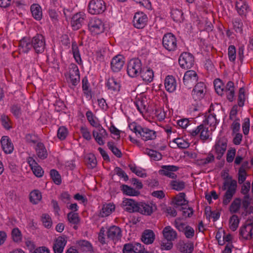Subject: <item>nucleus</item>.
Returning <instances> with one entry per match:
<instances>
[{
  "mask_svg": "<svg viewBox=\"0 0 253 253\" xmlns=\"http://www.w3.org/2000/svg\"><path fill=\"white\" fill-rule=\"evenodd\" d=\"M228 54L230 61L234 62L236 59V48L234 45H231L228 47Z\"/></svg>",
  "mask_w": 253,
  "mask_h": 253,
  "instance_id": "58",
  "label": "nucleus"
},
{
  "mask_svg": "<svg viewBox=\"0 0 253 253\" xmlns=\"http://www.w3.org/2000/svg\"><path fill=\"white\" fill-rule=\"evenodd\" d=\"M86 163L89 168H95L97 164L96 157L93 154H89L86 159Z\"/></svg>",
  "mask_w": 253,
  "mask_h": 253,
  "instance_id": "50",
  "label": "nucleus"
},
{
  "mask_svg": "<svg viewBox=\"0 0 253 253\" xmlns=\"http://www.w3.org/2000/svg\"><path fill=\"white\" fill-rule=\"evenodd\" d=\"M173 142H175L177 146L181 149H186L189 146V143L182 139L181 138H176L173 140Z\"/></svg>",
  "mask_w": 253,
  "mask_h": 253,
  "instance_id": "57",
  "label": "nucleus"
},
{
  "mask_svg": "<svg viewBox=\"0 0 253 253\" xmlns=\"http://www.w3.org/2000/svg\"><path fill=\"white\" fill-rule=\"evenodd\" d=\"M31 11L33 17L40 20L42 17V11L41 6L38 4H33L31 6Z\"/></svg>",
  "mask_w": 253,
  "mask_h": 253,
  "instance_id": "32",
  "label": "nucleus"
},
{
  "mask_svg": "<svg viewBox=\"0 0 253 253\" xmlns=\"http://www.w3.org/2000/svg\"><path fill=\"white\" fill-rule=\"evenodd\" d=\"M233 27L235 31L238 33L241 34L242 33L243 23L239 19H235L233 21Z\"/></svg>",
  "mask_w": 253,
  "mask_h": 253,
  "instance_id": "55",
  "label": "nucleus"
},
{
  "mask_svg": "<svg viewBox=\"0 0 253 253\" xmlns=\"http://www.w3.org/2000/svg\"><path fill=\"white\" fill-rule=\"evenodd\" d=\"M128 167L131 171L137 176L141 177H144L146 176V173H144L143 170L138 169L135 165L130 164L128 165Z\"/></svg>",
  "mask_w": 253,
  "mask_h": 253,
  "instance_id": "52",
  "label": "nucleus"
},
{
  "mask_svg": "<svg viewBox=\"0 0 253 253\" xmlns=\"http://www.w3.org/2000/svg\"><path fill=\"white\" fill-rule=\"evenodd\" d=\"M139 203L131 199H126L123 201L124 210L129 212H137Z\"/></svg>",
  "mask_w": 253,
  "mask_h": 253,
  "instance_id": "16",
  "label": "nucleus"
},
{
  "mask_svg": "<svg viewBox=\"0 0 253 253\" xmlns=\"http://www.w3.org/2000/svg\"><path fill=\"white\" fill-rule=\"evenodd\" d=\"M241 206V199L239 198H235L230 206V211L232 213L237 212Z\"/></svg>",
  "mask_w": 253,
  "mask_h": 253,
  "instance_id": "39",
  "label": "nucleus"
},
{
  "mask_svg": "<svg viewBox=\"0 0 253 253\" xmlns=\"http://www.w3.org/2000/svg\"><path fill=\"white\" fill-rule=\"evenodd\" d=\"M236 9L240 16L246 17L249 10V7L246 2L239 0L236 2Z\"/></svg>",
  "mask_w": 253,
  "mask_h": 253,
  "instance_id": "24",
  "label": "nucleus"
},
{
  "mask_svg": "<svg viewBox=\"0 0 253 253\" xmlns=\"http://www.w3.org/2000/svg\"><path fill=\"white\" fill-rule=\"evenodd\" d=\"M50 178L56 185H60L62 182L61 176L59 172L54 169H51L49 172Z\"/></svg>",
  "mask_w": 253,
  "mask_h": 253,
  "instance_id": "35",
  "label": "nucleus"
},
{
  "mask_svg": "<svg viewBox=\"0 0 253 253\" xmlns=\"http://www.w3.org/2000/svg\"><path fill=\"white\" fill-rule=\"evenodd\" d=\"M155 239L154 232L150 229L144 230L141 236V241L145 244H151Z\"/></svg>",
  "mask_w": 253,
  "mask_h": 253,
  "instance_id": "23",
  "label": "nucleus"
},
{
  "mask_svg": "<svg viewBox=\"0 0 253 253\" xmlns=\"http://www.w3.org/2000/svg\"><path fill=\"white\" fill-rule=\"evenodd\" d=\"M227 140L223 137L220 138L216 140L213 149L217 155L216 159L217 160H220L224 154L227 148Z\"/></svg>",
  "mask_w": 253,
  "mask_h": 253,
  "instance_id": "7",
  "label": "nucleus"
},
{
  "mask_svg": "<svg viewBox=\"0 0 253 253\" xmlns=\"http://www.w3.org/2000/svg\"><path fill=\"white\" fill-rule=\"evenodd\" d=\"M0 122L2 126L6 129L11 127V123L7 116L2 115L0 117Z\"/></svg>",
  "mask_w": 253,
  "mask_h": 253,
  "instance_id": "56",
  "label": "nucleus"
},
{
  "mask_svg": "<svg viewBox=\"0 0 253 253\" xmlns=\"http://www.w3.org/2000/svg\"><path fill=\"white\" fill-rule=\"evenodd\" d=\"M253 228H252V227L245 224L243 227L241 228L240 230V234L244 238L246 239H249L252 238L253 235Z\"/></svg>",
  "mask_w": 253,
  "mask_h": 253,
  "instance_id": "33",
  "label": "nucleus"
},
{
  "mask_svg": "<svg viewBox=\"0 0 253 253\" xmlns=\"http://www.w3.org/2000/svg\"><path fill=\"white\" fill-rule=\"evenodd\" d=\"M107 146L109 149L116 157L118 158H121L122 157V152L116 146L114 145L113 142H108L107 143Z\"/></svg>",
  "mask_w": 253,
  "mask_h": 253,
  "instance_id": "49",
  "label": "nucleus"
},
{
  "mask_svg": "<svg viewBox=\"0 0 253 253\" xmlns=\"http://www.w3.org/2000/svg\"><path fill=\"white\" fill-rule=\"evenodd\" d=\"M251 201L252 199L250 198V196H244L243 200H241L242 208L244 209V210H247L250 207Z\"/></svg>",
  "mask_w": 253,
  "mask_h": 253,
  "instance_id": "61",
  "label": "nucleus"
},
{
  "mask_svg": "<svg viewBox=\"0 0 253 253\" xmlns=\"http://www.w3.org/2000/svg\"><path fill=\"white\" fill-rule=\"evenodd\" d=\"M240 220L237 215H233L229 219V227L233 231H235L239 225Z\"/></svg>",
  "mask_w": 253,
  "mask_h": 253,
  "instance_id": "43",
  "label": "nucleus"
},
{
  "mask_svg": "<svg viewBox=\"0 0 253 253\" xmlns=\"http://www.w3.org/2000/svg\"><path fill=\"white\" fill-rule=\"evenodd\" d=\"M173 247V243L171 241H167L164 239L162 241L161 244V249L162 250H170Z\"/></svg>",
  "mask_w": 253,
  "mask_h": 253,
  "instance_id": "60",
  "label": "nucleus"
},
{
  "mask_svg": "<svg viewBox=\"0 0 253 253\" xmlns=\"http://www.w3.org/2000/svg\"><path fill=\"white\" fill-rule=\"evenodd\" d=\"M162 168V169L159 171L160 174L173 179L177 177V175L173 172L176 171L179 169L178 167L173 165L163 166Z\"/></svg>",
  "mask_w": 253,
  "mask_h": 253,
  "instance_id": "14",
  "label": "nucleus"
},
{
  "mask_svg": "<svg viewBox=\"0 0 253 253\" xmlns=\"http://www.w3.org/2000/svg\"><path fill=\"white\" fill-rule=\"evenodd\" d=\"M31 41L32 47L37 53H42L44 51L45 43L43 37L42 35H37Z\"/></svg>",
  "mask_w": 253,
  "mask_h": 253,
  "instance_id": "10",
  "label": "nucleus"
},
{
  "mask_svg": "<svg viewBox=\"0 0 253 253\" xmlns=\"http://www.w3.org/2000/svg\"><path fill=\"white\" fill-rule=\"evenodd\" d=\"M86 116L87 120L93 126L95 127L100 125V124L96 123L94 120L93 114L90 111H87L86 113Z\"/></svg>",
  "mask_w": 253,
  "mask_h": 253,
  "instance_id": "62",
  "label": "nucleus"
},
{
  "mask_svg": "<svg viewBox=\"0 0 253 253\" xmlns=\"http://www.w3.org/2000/svg\"><path fill=\"white\" fill-rule=\"evenodd\" d=\"M48 14L50 18V29L52 28V30H53L54 27H56L59 24V15L54 9H51L48 12Z\"/></svg>",
  "mask_w": 253,
  "mask_h": 253,
  "instance_id": "29",
  "label": "nucleus"
},
{
  "mask_svg": "<svg viewBox=\"0 0 253 253\" xmlns=\"http://www.w3.org/2000/svg\"><path fill=\"white\" fill-rule=\"evenodd\" d=\"M72 52L76 61L79 63V61H81V58L79 50L78 45L76 42L74 41L72 44Z\"/></svg>",
  "mask_w": 253,
  "mask_h": 253,
  "instance_id": "47",
  "label": "nucleus"
},
{
  "mask_svg": "<svg viewBox=\"0 0 253 253\" xmlns=\"http://www.w3.org/2000/svg\"><path fill=\"white\" fill-rule=\"evenodd\" d=\"M226 93L227 99L232 102L234 99L235 97V86L234 84L232 81H229L226 85H224L223 94Z\"/></svg>",
  "mask_w": 253,
  "mask_h": 253,
  "instance_id": "17",
  "label": "nucleus"
},
{
  "mask_svg": "<svg viewBox=\"0 0 253 253\" xmlns=\"http://www.w3.org/2000/svg\"><path fill=\"white\" fill-rule=\"evenodd\" d=\"M115 209V206L113 204L103 205L100 212V215L102 217H106L109 215Z\"/></svg>",
  "mask_w": 253,
  "mask_h": 253,
  "instance_id": "30",
  "label": "nucleus"
},
{
  "mask_svg": "<svg viewBox=\"0 0 253 253\" xmlns=\"http://www.w3.org/2000/svg\"><path fill=\"white\" fill-rule=\"evenodd\" d=\"M114 171L119 176L123 178L125 181L128 179V177L126 172L119 167H116Z\"/></svg>",
  "mask_w": 253,
  "mask_h": 253,
  "instance_id": "64",
  "label": "nucleus"
},
{
  "mask_svg": "<svg viewBox=\"0 0 253 253\" xmlns=\"http://www.w3.org/2000/svg\"><path fill=\"white\" fill-rule=\"evenodd\" d=\"M171 16L174 21L181 22L183 20V13L181 10L178 9H172L171 10Z\"/></svg>",
  "mask_w": 253,
  "mask_h": 253,
  "instance_id": "44",
  "label": "nucleus"
},
{
  "mask_svg": "<svg viewBox=\"0 0 253 253\" xmlns=\"http://www.w3.org/2000/svg\"><path fill=\"white\" fill-rule=\"evenodd\" d=\"M134 253H150L145 250L144 246L139 243H132Z\"/></svg>",
  "mask_w": 253,
  "mask_h": 253,
  "instance_id": "53",
  "label": "nucleus"
},
{
  "mask_svg": "<svg viewBox=\"0 0 253 253\" xmlns=\"http://www.w3.org/2000/svg\"><path fill=\"white\" fill-rule=\"evenodd\" d=\"M147 22V17L143 12H137L135 14L133 23L134 26L137 29H142L145 27Z\"/></svg>",
  "mask_w": 253,
  "mask_h": 253,
  "instance_id": "12",
  "label": "nucleus"
},
{
  "mask_svg": "<svg viewBox=\"0 0 253 253\" xmlns=\"http://www.w3.org/2000/svg\"><path fill=\"white\" fill-rule=\"evenodd\" d=\"M142 70V64L138 59H131L127 64V72L129 76L135 77L140 74Z\"/></svg>",
  "mask_w": 253,
  "mask_h": 253,
  "instance_id": "2",
  "label": "nucleus"
},
{
  "mask_svg": "<svg viewBox=\"0 0 253 253\" xmlns=\"http://www.w3.org/2000/svg\"><path fill=\"white\" fill-rule=\"evenodd\" d=\"M13 240L15 242H20L22 240V234L20 230L17 228H14L11 232Z\"/></svg>",
  "mask_w": 253,
  "mask_h": 253,
  "instance_id": "51",
  "label": "nucleus"
},
{
  "mask_svg": "<svg viewBox=\"0 0 253 253\" xmlns=\"http://www.w3.org/2000/svg\"><path fill=\"white\" fill-rule=\"evenodd\" d=\"M135 105L138 109V110L141 113H143V112L146 109V105L145 104V102L144 100H138L135 102Z\"/></svg>",
  "mask_w": 253,
  "mask_h": 253,
  "instance_id": "63",
  "label": "nucleus"
},
{
  "mask_svg": "<svg viewBox=\"0 0 253 253\" xmlns=\"http://www.w3.org/2000/svg\"><path fill=\"white\" fill-rule=\"evenodd\" d=\"M204 123L205 125H209L211 126L215 127L216 124H217L215 114H210L205 119V120L204 121Z\"/></svg>",
  "mask_w": 253,
  "mask_h": 253,
  "instance_id": "46",
  "label": "nucleus"
},
{
  "mask_svg": "<svg viewBox=\"0 0 253 253\" xmlns=\"http://www.w3.org/2000/svg\"><path fill=\"white\" fill-rule=\"evenodd\" d=\"M80 80L79 71L77 67H75L70 71L68 82L73 85H76L79 83Z\"/></svg>",
  "mask_w": 253,
  "mask_h": 253,
  "instance_id": "27",
  "label": "nucleus"
},
{
  "mask_svg": "<svg viewBox=\"0 0 253 253\" xmlns=\"http://www.w3.org/2000/svg\"><path fill=\"white\" fill-rule=\"evenodd\" d=\"M170 184L172 188L176 191L182 190L185 187V182L179 180H172Z\"/></svg>",
  "mask_w": 253,
  "mask_h": 253,
  "instance_id": "41",
  "label": "nucleus"
},
{
  "mask_svg": "<svg viewBox=\"0 0 253 253\" xmlns=\"http://www.w3.org/2000/svg\"><path fill=\"white\" fill-rule=\"evenodd\" d=\"M67 237L60 236L55 240L53 249L54 253H62L64 247L67 243Z\"/></svg>",
  "mask_w": 253,
  "mask_h": 253,
  "instance_id": "15",
  "label": "nucleus"
},
{
  "mask_svg": "<svg viewBox=\"0 0 253 253\" xmlns=\"http://www.w3.org/2000/svg\"><path fill=\"white\" fill-rule=\"evenodd\" d=\"M84 18L80 13L75 14L72 18L71 25L74 29H78L82 25V23L84 21Z\"/></svg>",
  "mask_w": 253,
  "mask_h": 253,
  "instance_id": "34",
  "label": "nucleus"
},
{
  "mask_svg": "<svg viewBox=\"0 0 253 253\" xmlns=\"http://www.w3.org/2000/svg\"><path fill=\"white\" fill-rule=\"evenodd\" d=\"M122 190L124 194L129 196H137L139 194V191L125 184L122 185Z\"/></svg>",
  "mask_w": 253,
  "mask_h": 253,
  "instance_id": "42",
  "label": "nucleus"
},
{
  "mask_svg": "<svg viewBox=\"0 0 253 253\" xmlns=\"http://www.w3.org/2000/svg\"><path fill=\"white\" fill-rule=\"evenodd\" d=\"M144 153L145 154H147L148 156H149L151 158H152L155 161L160 160L162 159V156L160 153L148 148L145 150Z\"/></svg>",
  "mask_w": 253,
  "mask_h": 253,
  "instance_id": "40",
  "label": "nucleus"
},
{
  "mask_svg": "<svg viewBox=\"0 0 253 253\" xmlns=\"http://www.w3.org/2000/svg\"><path fill=\"white\" fill-rule=\"evenodd\" d=\"M107 237L113 241H118L122 237L121 228L116 226H111L107 231Z\"/></svg>",
  "mask_w": 253,
  "mask_h": 253,
  "instance_id": "18",
  "label": "nucleus"
},
{
  "mask_svg": "<svg viewBox=\"0 0 253 253\" xmlns=\"http://www.w3.org/2000/svg\"><path fill=\"white\" fill-rule=\"evenodd\" d=\"M206 92V85L204 83L200 82L195 86L192 92V95L195 100H200L205 96Z\"/></svg>",
  "mask_w": 253,
  "mask_h": 253,
  "instance_id": "11",
  "label": "nucleus"
},
{
  "mask_svg": "<svg viewBox=\"0 0 253 253\" xmlns=\"http://www.w3.org/2000/svg\"><path fill=\"white\" fill-rule=\"evenodd\" d=\"M29 198L32 204L37 205L42 199V193L39 190H33L30 193Z\"/></svg>",
  "mask_w": 253,
  "mask_h": 253,
  "instance_id": "28",
  "label": "nucleus"
},
{
  "mask_svg": "<svg viewBox=\"0 0 253 253\" xmlns=\"http://www.w3.org/2000/svg\"><path fill=\"white\" fill-rule=\"evenodd\" d=\"M166 89L169 92H172L176 89V83L172 76H168L165 80Z\"/></svg>",
  "mask_w": 253,
  "mask_h": 253,
  "instance_id": "25",
  "label": "nucleus"
},
{
  "mask_svg": "<svg viewBox=\"0 0 253 253\" xmlns=\"http://www.w3.org/2000/svg\"><path fill=\"white\" fill-rule=\"evenodd\" d=\"M125 63L124 58L121 55H117L113 58L111 63L112 70L114 72H119Z\"/></svg>",
  "mask_w": 253,
  "mask_h": 253,
  "instance_id": "13",
  "label": "nucleus"
},
{
  "mask_svg": "<svg viewBox=\"0 0 253 253\" xmlns=\"http://www.w3.org/2000/svg\"><path fill=\"white\" fill-rule=\"evenodd\" d=\"M92 135L96 142L100 145H103L105 143L103 139L107 137L108 134L105 129L101 125L95 127L93 130Z\"/></svg>",
  "mask_w": 253,
  "mask_h": 253,
  "instance_id": "8",
  "label": "nucleus"
},
{
  "mask_svg": "<svg viewBox=\"0 0 253 253\" xmlns=\"http://www.w3.org/2000/svg\"><path fill=\"white\" fill-rule=\"evenodd\" d=\"M163 45L169 51H175L177 48V40L175 36L171 33L165 34L163 38Z\"/></svg>",
  "mask_w": 253,
  "mask_h": 253,
  "instance_id": "3",
  "label": "nucleus"
},
{
  "mask_svg": "<svg viewBox=\"0 0 253 253\" xmlns=\"http://www.w3.org/2000/svg\"><path fill=\"white\" fill-rule=\"evenodd\" d=\"M0 142L2 148L5 153L11 154L13 152V145L8 136H2Z\"/></svg>",
  "mask_w": 253,
  "mask_h": 253,
  "instance_id": "20",
  "label": "nucleus"
},
{
  "mask_svg": "<svg viewBox=\"0 0 253 253\" xmlns=\"http://www.w3.org/2000/svg\"><path fill=\"white\" fill-rule=\"evenodd\" d=\"M68 134V130L64 126H61L58 129L57 136L60 140H64Z\"/></svg>",
  "mask_w": 253,
  "mask_h": 253,
  "instance_id": "59",
  "label": "nucleus"
},
{
  "mask_svg": "<svg viewBox=\"0 0 253 253\" xmlns=\"http://www.w3.org/2000/svg\"><path fill=\"white\" fill-rule=\"evenodd\" d=\"M139 135L144 141L155 139L156 137V133L153 130H151L147 127H142Z\"/></svg>",
  "mask_w": 253,
  "mask_h": 253,
  "instance_id": "22",
  "label": "nucleus"
},
{
  "mask_svg": "<svg viewBox=\"0 0 253 253\" xmlns=\"http://www.w3.org/2000/svg\"><path fill=\"white\" fill-rule=\"evenodd\" d=\"M198 77L197 73L193 70L186 72L183 77V83L188 88H190L198 81Z\"/></svg>",
  "mask_w": 253,
  "mask_h": 253,
  "instance_id": "9",
  "label": "nucleus"
},
{
  "mask_svg": "<svg viewBox=\"0 0 253 253\" xmlns=\"http://www.w3.org/2000/svg\"><path fill=\"white\" fill-rule=\"evenodd\" d=\"M213 83L215 91L218 95L221 96L223 94L224 84L219 79H216Z\"/></svg>",
  "mask_w": 253,
  "mask_h": 253,
  "instance_id": "45",
  "label": "nucleus"
},
{
  "mask_svg": "<svg viewBox=\"0 0 253 253\" xmlns=\"http://www.w3.org/2000/svg\"><path fill=\"white\" fill-rule=\"evenodd\" d=\"M162 233L164 239L167 241L172 242L177 237L176 232L170 226L165 227Z\"/></svg>",
  "mask_w": 253,
  "mask_h": 253,
  "instance_id": "19",
  "label": "nucleus"
},
{
  "mask_svg": "<svg viewBox=\"0 0 253 253\" xmlns=\"http://www.w3.org/2000/svg\"><path fill=\"white\" fill-rule=\"evenodd\" d=\"M237 186L236 180H233L231 176L227 175L222 186V190H225L227 189L223 200V204L224 205H227L230 203L236 193Z\"/></svg>",
  "mask_w": 253,
  "mask_h": 253,
  "instance_id": "1",
  "label": "nucleus"
},
{
  "mask_svg": "<svg viewBox=\"0 0 253 253\" xmlns=\"http://www.w3.org/2000/svg\"><path fill=\"white\" fill-rule=\"evenodd\" d=\"M179 64L183 69H190L194 65V58L190 53L183 52L179 57Z\"/></svg>",
  "mask_w": 253,
  "mask_h": 253,
  "instance_id": "6",
  "label": "nucleus"
},
{
  "mask_svg": "<svg viewBox=\"0 0 253 253\" xmlns=\"http://www.w3.org/2000/svg\"><path fill=\"white\" fill-rule=\"evenodd\" d=\"M245 89L244 87H241L239 90L238 96V105L240 107H243L244 105L245 101Z\"/></svg>",
  "mask_w": 253,
  "mask_h": 253,
  "instance_id": "48",
  "label": "nucleus"
},
{
  "mask_svg": "<svg viewBox=\"0 0 253 253\" xmlns=\"http://www.w3.org/2000/svg\"><path fill=\"white\" fill-rule=\"evenodd\" d=\"M185 194L184 193H180L175 198L174 205L176 208L177 206H184L188 204V201L185 199Z\"/></svg>",
  "mask_w": 253,
  "mask_h": 253,
  "instance_id": "37",
  "label": "nucleus"
},
{
  "mask_svg": "<svg viewBox=\"0 0 253 253\" xmlns=\"http://www.w3.org/2000/svg\"><path fill=\"white\" fill-rule=\"evenodd\" d=\"M35 149L39 158L44 159L46 157V150L42 143H37Z\"/></svg>",
  "mask_w": 253,
  "mask_h": 253,
  "instance_id": "38",
  "label": "nucleus"
},
{
  "mask_svg": "<svg viewBox=\"0 0 253 253\" xmlns=\"http://www.w3.org/2000/svg\"><path fill=\"white\" fill-rule=\"evenodd\" d=\"M88 29L93 35H98L104 31V25L102 21L98 18H92L88 23Z\"/></svg>",
  "mask_w": 253,
  "mask_h": 253,
  "instance_id": "4",
  "label": "nucleus"
},
{
  "mask_svg": "<svg viewBox=\"0 0 253 253\" xmlns=\"http://www.w3.org/2000/svg\"><path fill=\"white\" fill-rule=\"evenodd\" d=\"M141 77L142 80L148 83H150L152 81L154 77V73L153 71L150 69H144L141 71Z\"/></svg>",
  "mask_w": 253,
  "mask_h": 253,
  "instance_id": "31",
  "label": "nucleus"
},
{
  "mask_svg": "<svg viewBox=\"0 0 253 253\" xmlns=\"http://www.w3.org/2000/svg\"><path fill=\"white\" fill-rule=\"evenodd\" d=\"M67 218L68 221L73 224H77L79 222V217L78 213L73 212L72 211L70 212L67 214Z\"/></svg>",
  "mask_w": 253,
  "mask_h": 253,
  "instance_id": "54",
  "label": "nucleus"
},
{
  "mask_svg": "<svg viewBox=\"0 0 253 253\" xmlns=\"http://www.w3.org/2000/svg\"><path fill=\"white\" fill-rule=\"evenodd\" d=\"M32 47V41L28 38H23L19 42L20 52L27 53Z\"/></svg>",
  "mask_w": 253,
  "mask_h": 253,
  "instance_id": "21",
  "label": "nucleus"
},
{
  "mask_svg": "<svg viewBox=\"0 0 253 253\" xmlns=\"http://www.w3.org/2000/svg\"><path fill=\"white\" fill-rule=\"evenodd\" d=\"M138 209L137 212L146 215H150L153 212L152 206L145 203L139 202Z\"/></svg>",
  "mask_w": 253,
  "mask_h": 253,
  "instance_id": "26",
  "label": "nucleus"
},
{
  "mask_svg": "<svg viewBox=\"0 0 253 253\" xmlns=\"http://www.w3.org/2000/svg\"><path fill=\"white\" fill-rule=\"evenodd\" d=\"M88 12L91 14H99L106 9L105 2L102 0H91L88 4Z\"/></svg>",
  "mask_w": 253,
  "mask_h": 253,
  "instance_id": "5",
  "label": "nucleus"
},
{
  "mask_svg": "<svg viewBox=\"0 0 253 253\" xmlns=\"http://www.w3.org/2000/svg\"><path fill=\"white\" fill-rule=\"evenodd\" d=\"M106 85L108 88L111 90L119 91L120 90V84L117 82V80L113 77L108 80Z\"/></svg>",
  "mask_w": 253,
  "mask_h": 253,
  "instance_id": "36",
  "label": "nucleus"
}]
</instances>
